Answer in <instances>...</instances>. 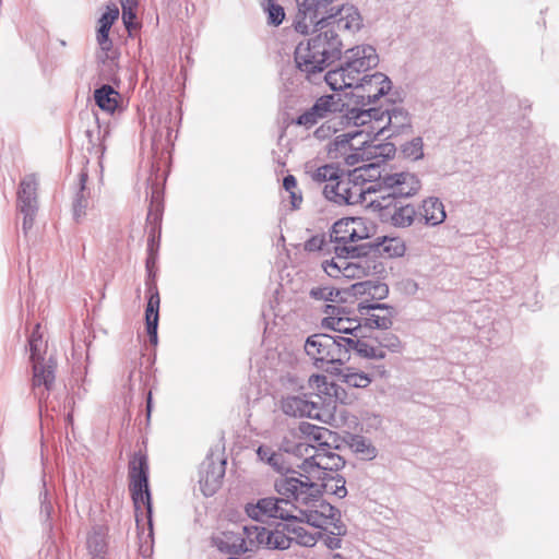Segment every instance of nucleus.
Instances as JSON below:
<instances>
[{
    "mask_svg": "<svg viewBox=\"0 0 559 559\" xmlns=\"http://www.w3.org/2000/svg\"><path fill=\"white\" fill-rule=\"evenodd\" d=\"M119 17V9L112 3L106 7V12L98 20V29L96 33V40L104 52H108L112 48V41L109 38V31L112 24Z\"/></svg>",
    "mask_w": 559,
    "mask_h": 559,
    "instance_id": "5701e85b",
    "label": "nucleus"
},
{
    "mask_svg": "<svg viewBox=\"0 0 559 559\" xmlns=\"http://www.w3.org/2000/svg\"><path fill=\"white\" fill-rule=\"evenodd\" d=\"M383 182L390 190L388 195L379 200H371L370 205L379 211H386L396 197H411L420 188L419 180L409 173L393 174L384 177Z\"/></svg>",
    "mask_w": 559,
    "mask_h": 559,
    "instance_id": "0eeeda50",
    "label": "nucleus"
},
{
    "mask_svg": "<svg viewBox=\"0 0 559 559\" xmlns=\"http://www.w3.org/2000/svg\"><path fill=\"white\" fill-rule=\"evenodd\" d=\"M319 19L338 34L341 31H358L362 22L358 10L348 4H343L340 8L332 7L326 14H322Z\"/></svg>",
    "mask_w": 559,
    "mask_h": 559,
    "instance_id": "2eb2a0df",
    "label": "nucleus"
},
{
    "mask_svg": "<svg viewBox=\"0 0 559 559\" xmlns=\"http://www.w3.org/2000/svg\"><path fill=\"white\" fill-rule=\"evenodd\" d=\"M343 342L346 344L347 353L355 350L357 355L368 359H383L385 357V353L381 346H373L367 341L358 338L357 334H355V337L343 338Z\"/></svg>",
    "mask_w": 559,
    "mask_h": 559,
    "instance_id": "c85d7f7f",
    "label": "nucleus"
},
{
    "mask_svg": "<svg viewBox=\"0 0 559 559\" xmlns=\"http://www.w3.org/2000/svg\"><path fill=\"white\" fill-rule=\"evenodd\" d=\"M324 312L326 314L322 319V326L324 329L355 335V332L360 328L359 321L347 317L341 307L328 305Z\"/></svg>",
    "mask_w": 559,
    "mask_h": 559,
    "instance_id": "a211bd4d",
    "label": "nucleus"
},
{
    "mask_svg": "<svg viewBox=\"0 0 559 559\" xmlns=\"http://www.w3.org/2000/svg\"><path fill=\"white\" fill-rule=\"evenodd\" d=\"M344 337H333L328 334H313L305 344L307 355L317 368L332 372L338 371L347 356Z\"/></svg>",
    "mask_w": 559,
    "mask_h": 559,
    "instance_id": "39448f33",
    "label": "nucleus"
},
{
    "mask_svg": "<svg viewBox=\"0 0 559 559\" xmlns=\"http://www.w3.org/2000/svg\"><path fill=\"white\" fill-rule=\"evenodd\" d=\"M285 498L276 499V506L274 509L273 518L281 520H297L298 521V511L301 508L300 503H297L294 498Z\"/></svg>",
    "mask_w": 559,
    "mask_h": 559,
    "instance_id": "72a5a7b5",
    "label": "nucleus"
},
{
    "mask_svg": "<svg viewBox=\"0 0 559 559\" xmlns=\"http://www.w3.org/2000/svg\"><path fill=\"white\" fill-rule=\"evenodd\" d=\"M342 381L348 386L365 389L371 383L369 373L359 371L355 368H347L342 376Z\"/></svg>",
    "mask_w": 559,
    "mask_h": 559,
    "instance_id": "e433bc0d",
    "label": "nucleus"
},
{
    "mask_svg": "<svg viewBox=\"0 0 559 559\" xmlns=\"http://www.w3.org/2000/svg\"><path fill=\"white\" fill-rule=\"evenodd\" d=\"M266 528L262 526H243L242 527V539H237L231 544V548L235 550H242V552L253 551L260 547L266 545Z\"/></svg>",
    "mask_w": 559,
    "mask_h": 559,
    "instance_id": "4be33fe9",
    "label": "nucleus"
},
{
    "mask_svg": "<svg viewBox=\"0 0 559 559\" xmlns=\"http://www.w3.org/2000/svg\"><path fill=\"white\" fill-rule=\"evenodd\" d=\"M302 528H299L297 531V539H298V543L304 545V546H307V547H310V546H313L316 544V537L313 534H308V533H301Z\"/></svg>",
    "mask_w": 559,
    "mask_h": 559,
    "instance_id": "603ef678",
    "label": "nucleus"
},
{
    "mask_svg": "<svg viewBox=\"0 0 559 559\" xmlns=\"http://www.w3.org/2000/svg\"><path fill=\"white\" fill-rule=\"evenodd\" d=\"M369 110L376 111L377 118H383V123L386 124V138L397 135L411 127L408 114L401 108H394L391 112H380L376 108H370Z\"/></svg>",
    "mask_w": 559,
    "mask_h": 559,
    "instance_id": "b1692460",
    "label": "nucleus"
},
{
    "mask_svg": "<svg viewBox=\"0 0 559 559\" xmlns=\"http://www.w3.org/2000/svg\"><path fill=\"white\" fill-rule=\"evenodd\" d=\"M419 215L426 224H441L445 219L444 206L437 198L426 199L420 206Z\"/></svg>",
    "mask_w": 559,
    "mask_h": 559,
    "instance_id": "7c9ffc66",
    "label": "nucleus"
},
{
    "mask_svg": "<svg viewBox=\"0 0 559 559\" xmlns=\"http://www.w3.org/2000/svg\"><path fill=\"white\" fill-rule=\"evenodd\" d=\"M97 106L108 112L115 111L118 107L119 94L110 85H103L94 93Z\"/></svg>",
    "mask_w": 559,
    "mask_h": 559,
    "instance_id": "473e14b6",
    "label": "nucleus"
},
{
    "mask_svg": "<svg viewBox=\"0 0 559 559\" xmlns=\"http://www.w3.org/2000/svg\"><path fill=\"white\" fill-rule=\"evenodd\" d=\"M309 388L326 406L335 407L337 402L345 403V391L323 374H312L308 379Z\"/></svg>",
    "mask_w": 559,
    "mask_h": 559,
    "instance_id": "f3484780",
    "label": "nucleus"
},
{
    "mask_svg": "<svg viewBox=\"0 0 559 559\" xmlns=\"http://www.w3.org/2000/svg\"><path fill=\"white\" fill-rule=\"evenodd\" d=\"M325 273L333 278L360 280L371 274L374 261L364 258H344L337 255L322 263Z\"/></svg>",
    "mask_w": 559,
    "mask_h": 559,
    "instance_id": "423d86ee",
    "label": "nucleus"
},
{
    "mask_svg": "<svg viewBox=\"0 0 559 559\" xmlns=\"http://www.w3.org/2000/svg\"><path fill=\"white\" fill-rule=\"evenodd\" d=\"M148 460L142 451L134 452L128 463V489L134 506L135 522L152 528V496L148 484Z\"/></svg>",
    "mask_w": 559,
    "mask_h": 559,
    "instance_id": "7ed1b4c3",
    "label": "nucleus"
},
{
    "mask_svg": "<svg viewBox=\"0 0 559 559\" xmlns=\"http://www.w3.org/2000/svg\"><path fill=\"white\" fill-rule=\"evenodd\" d=\"M404 153L413 158L418 159L423 156V142L421 139H415L404 146Z\"/></svg>",
    "mask_w": 559,
    "mask_h": 559,
    "instance_id": "de8ad7c7",
    "label": "nucleus"
},
{
    "mask_svg": "<svg viewBox=\"0 0 559 559\" xmlns=\"http://www.w3.org/2000/svg\"><path fill=\"white\" fill-rule=\"evenodd\" d=\"M346 59L345 63L361 76L378 64L376 49L371 46H358L348 50Z\"/></svg>",
    "mask_w": 559,
    "mask_h": 559,
    "instance_id": "aec40b11",
    "label": "nucleus"
},
{
    "mask_svg": "<svg viewBox=\"0 0 559 559\" xmlns=\"http://www.w3.org/2000/svg\"><path fill=\"white\" fill-rule=\"evenodd\" d=\"M121 8L122 10H128L130 8L131 10H136L138 8V0H121Z\"/></svg>",
    "mask_w": 559,
    "mask_h": 559,
    "instance_id": "6e6d98bb",
    "label": "nucleus"
},
{
    "mask_svg": "<svg viewBox=\"0 0 559 559\" xmlns=\"http://www.w3.org/2000/svg\"><path fill=\"white\" fill-rule=\"evenodd\" d=\"M370 282H359L353 285V289L355 293H362L366 290L367 286H370Z\"/></svg>",
    "mask_w": 559,
    "mask_h": 559,
    "instance_id": "13d9d810",
    "label": "nucleus"
},
{
    "mask_svg": "<svg viewBox=\"0 0 559 559\" xmlns=\"http://www.w3.org/2000/svg\"><path fill=\"white\" fill-rule=\"evenodd\" d=\"M338 106V102L335 100L333 95H325L320 97L312 109L314 112L319 115V118L322 119L328 116V114L336 111Z\"/></svg>",
    "mask_w": 559,
    "mask_h": 559,
    "instance_id": "79ce46f5",
    "label": "nucleus"
},
{
    "mask_svg": "<svg viewBox=\"0 0 559 559\" xmlns=\"http://www.w3.org/2000/svg\"><path fill=\"white\" fill-rule=\"evenodd\" d=\"M376 115L372 110L353 109L348 119L358 129L337 135L329 150L344 156L348 166L358 165L353 170L356 178H364L365 175L369 179L380 177V163L395 154L393 143H376L377 136L384 134L386 129L383 118Z\"/></svg>",
    "mask_w": 559,
    "mask_h": 559,
    "instance_id": "f257e3e1",
    "label": "nucleus"
},
{
    "mask_svg": "<svg viewBox=\"0 0 559 559\" xmlns=\"http://www.w3.org/2000/svg\"><path fill=\"white\" fill-rule=\"evenodd\" d=\"M374 252L384 259H392L402 257L405 253L406 247L400 237H382L377 238L372 245Z\"/></svg>",
    "mask_w": 559,
    "mask_h": 559,
    "instance_id": "cd10ccee",
    "label": "nucleus"
},
{
    "mask_svg": "<svg viewBox=\"0 0 559 559\" xmlns=\"http://www.w3.org/2000/svg\"><path fill=\"white\" fill-rule=\"evenodd\" d=\"M364 310H371L366 317V325L376 329H389L392 325V310L383 305H359L360 314H365Z\"/></svg>",
    "mask_w": 559,
    "mask_h": 559,
    "instance_id": "a878e982",
    "label": "nucleus"
},
{
    "mask_svg": "<svg viewBox=\"0 0 559 559\" xmlns=\"http://www.w3.org/2000/svg\"><path fill=\"white\" fill-rule=\"evenodd\" d=\"M334 130L331 129V127L329 124H322L320 126L316 132H314V135L318 138V139H325L328 138L331 132H334Z\"/></svg>",
    "mask_w": 559,
    "mask_h": 559,
    "instance_id": "864d4df0",
    "label": "nucleus"
},
{
    "mask_svg": "<svg viewBox=\"0 0 559 559\" xmlns=\"http://www.w3.org/2000/svg\"><path fill=\"white\" fill-rule=\"evenodd\" d=\"M335 0H298V12L295 17L294 27L299 34L306 35L310 32L313 23L322 14H326Z\"/></svg>",
    "mask_w": 559,
    "mask_h": 559,
    "instance_id": "4468645a",
    "label": "nucleus"
},
{
    "mask_svg": "<svg viewBox=\"0 0 559 559\" xmlns=\"http://www.w3.org/2000/svg\"><path fill=\"white\" fill-rule=\"evenodd\" d=\"M376 372L380 376V377H383L385 376L386 371L383 367H377L376 368Z\"/></svg>",
    "mask_w": 559,
    "mask_h": 559,
    "instance_id": "052dcab7",
    "label": "nucleus"
},
{
    "mask_svg": "<svg viewBox=\"0 0 559 559\" xmlns=\"http://www.w3.org/2000/svg\"><path fill=\"white\" fill-rule=\"evenodd\" d=\"M299 430L308 440L318 442V447H321V444H328L325 439L328 435H331V431L328 428L319 427L309 423H301L299 425Z\"/></svg>",
    "mask_w": 559,
    "mask_h": 559,
    "instance_id": "4c0bfd02",
    "label": "nucleus"
},
{
    "mask_svg": "<svg viewBox=\"0 0 559 559\" xmlns=\"http://www.w3.org/2000/svg\"><path fill=\"white\" fill-rule=\"evenodd\" d=\"M324 51L318 52L310 47V44L300 41L295 49V61L297 67L306 73L323 71L328 64L324 62Z\"/></svg>",
    "mask_w": 559,
    "mask_h": 559,
    "instance_id": "6ab92c4d",
    "label": "nucleus"
},
{
    "mask_svg": "<svg viewBox=\"0 0 559 559\" xmlns=\"http://www.w3.org/2000/svg\"><path fill=\"white\" fill-rule=\"evenodd\" d=\"M277 498H263L257 504L248 506L247 513L250 518L263 521L265 518H273Z\"/></svg>",
    "mask_w": 559,
    "mask_h": 559,
    "instance_id": "f704fd0d",
    "label": "nucleus"
},
{
    "mask_svg": "<svg viewBox=\"0 0 559 559\" xmlns=\"http://www.w3.org/2000/svg\"><path fill=\"white\" fill-rule=\"evenodd\" d=\"M302 485H317L320 488V496L322 491L331 495H335L338 498H344L347 493L345 487V479L338 474H329L320 480L304 481Z\"/></svg>",
    "mask_w": 559,
    "mask_h": 559,
    "instance_id": "c756f323",
    "label": "nucleus"
},
{
    "mask_svg": "<svg viewBox=\"0 0 559 559\" xmlns=\"http://www.w3.org/2000/svg\"><path fill=\"white\" fill-rule=\"evenodd\" d=\"M336 532H332V535L326 536L325 538V545L330 549H336L341 547V538L338 536L345 534L344 525L342 524H333Z\"/></svg>",
    "mask_w": 559,
    "mask_h": 559,
    "instance_id": "49530a36",
    "label": "nucleus"
},
{
    "mask_svg": "<svg viewBox=\"0 0 559 559\" xmlns=\"http://www.w3.org/2000/svg\"><path fill=\"white\" fill-rule=\"evenodd\" d=\"M283 187L289 192L293 209H297L302 201V194L298 190L297 179L293 175H287L283 180Z\"/></svg>",
    "mask_w": 559,
    "mask_h": 559,
    "instance_id": "a18cd8bd",
    "label": "nucleus"
},
{
    "mask_svg": "<svg viewBox=\"0 0 559 559\" xmlns=\"http://www.w3.org/2000/svg\"><path fill=\"white\" fill-rule=\"evenodd\" d=\"M325 245V237L323 235H316L305 242V250L308 252L320 251Z\"/></svg>",
    "mask_w": 559,
    "mask_h": 559,
    "instance_id": "09e8293b",
    "label": "nucleus"
},
{
    "mask_svg": "<svg viewBox=\"0 0 559 559\" xmlns=\"http://www.w3.org/2000/svg\"><path fill=\"white\" fill-rule=\"evenodd\" d=\"M259 457L262 460V461H266L267 460V456H270L273 452L270 448L267 447H260L257 451Z\"/></svg>",
    "mask_w": 559,
    "mask_h": 559,
    "instance_id": "5fc2aeb1",
    "label": "nucleus"
},
{
    "mask_svg": "<svg viewBox=\"0 0 559 559\" xmlns=\"http://www.w3.org/2000/svg\"><path fill=\"white\" fill-rule=\"evenodd\" d=\"M55 382V365L45 364L44 358L33 360V389L44 386L46 391L51 390Z\"/></svg>",
    "mask_w": 559,
    "mask_h": 559,
    "instance_id": "bb28decb",
    "label": "nucleus"
},
{
    "mask_svg": "<svg viewBox=\"0 0 559 559\" xmlns=\"http://www.w3.org/2000/svg\"><path fill=\"white\" fill-rule=\"evenodd\" d=\"M338 106V102L335 100L333 95H325L320 97L312 109L314 112L319 115V118L322 119L328 116V114L336 111Z\"/></svg>",
    "mask_w": 559,
    "mask_h": 559,
    "instance_id": "a19ab883",
    "label": "nucleus"
},
{
    "mask_svg": "<svg viewBox=\"0 0 559 559\" xmlns=\"http://www.w3.org/2000/svg\"><path fill=\"white\" fill-rule=\"evenodd\" d=\"M314 29L316 35L305 40L310 44V47L318 52L324 51V62L329 66L334 59L338 58L342 52V41L340 34L330 28L322 20L318 17V21L313 23L311 29Z\"/></svg>",
    "mask_w": 559,
    "mask_h": 559,
    "instance_id": "9d476101",
    "label": "nucleus"
},
{
    "mask_svg": "<svg viewBox=\"0 0 559 559\" xmlns=\"http://www.w3.org/2000/svg\"><path fill=\"white\" fill-rule=\"evenodd\" d=\"M366 176L361 178L364 181ZM357 179L353 173L347 176L343 174L335 183H326L323 193L326 199L338 204H358L365 199L366 189Z\"/></svg>",
    "mask_w": 559,
    "mask_h": 559,
    "instance_id": "6e6552de",
    "label": "nucleus"
},
{
    "mask_svg": "<svg viewBox=\"0 0 559 559\" xmlns=\"http://www.w3.org/2000/svg\"><path fill=\"white\" fill-rule=\"evenodd\" d=\"M275 488L280 495L294 498L301 504L298 511L299 522L328 530L337 521L338 511L320 498V488L317 485H302V479L285 477L275 483Z\"/></svg>",
    "mask_w": 559,
    "mask_h": 559,
    "instance_id": "f03ea898",
    "label": "nucleus"
},
{
    "mask_svg": "<svg viewBox=\"0 0 559 559\" xmlns=\"http://www.w3.org/2000/svg\"><path fill=\"white\" fill-rule=\"evenodd\" d=\"M280 461H281V455L280 454H276V453H272L270 456H267V460L266 462L274 466V467H278L280 465Z\"/></svg>",
    "mask_w": 559,
    "mask_h": 559,
    "instance_id": "4d7b16f0",
    "label": "nucleus"
},
{
    "mask_svg": "<svg viewBox=\"0 0 559 559\" xmlns=\"http://www.w3.org/2000/svg\"><path fill=\"white\" fill-rule=\"evenodd\" d=\"M237 539H242V533L223 532L214 537V542L221 550L235 554L242 552V550H235L230 546Z\"/></svg>",
    "mask_w": 559,
    "mask_h": 559,
    "instance_id": "37998d69",
    "label": "nucleus"
},
{
    "mask_svg": "<svg viewBox=\"0 0 559 559\" xmlns=\"http://www.w3.org/2000/svg\"><path fill=\"white\" fill-rule=\"evenodd\" d=\"M226 462L209 455L200 465L199 484L204 496L211 497L217 492L223 484Z\"/></svg>",
    "mask_w": 559,
    "mask_h": 559,
    "instance_id": "f8f14e48",
    "label": "nucleus"
},
{
    "mask_svg": "<svg viewBox=\"0 0 559 559\" xmlns=\"http://www.w3.org/2000/svg\"><path fill=\"white\" fill-rule=\"evenodd\" d=\"M37 188L38 180L34 174L26 175L19 186L17 206L24 214V230L29 229L34 223L35 213L37 211Z\"/></svg>",
    "mask_w": 559,
    "mask_h": 559,
    "instance_id": "ddd939ff",
    "label": "nucleus"
},
{
    "mask_svg": "<svg viewBox=\"0 0 559 559\" xmlns=\"http://www.w3.org/2000/svg\"><path fill=\"white\" fill-rule=\"evenodd\" d=\"M266 548L287 549L290 547L292 539L281 531H270L266 528Z\"/></svg>",
    "mask_w": 559,
    "mask_h": 559,
    "instance_id": "ea45409f",
    "label": "nucleus"
},
{
    "mask_svg": "<svg viewBox=\"0 0 559 559\" xmlns=\"http://www.w3.org/2000/svg\"><path fill=\"white\" fill-rule=\"evenodd\" d=\"M310 177L316 182L335 183L343 171L334 165H323L310 171Z\"/></svg>",
    "mask_w": 559,
    "mask_h": 559,
    "instance_id": "c9c22d12",
    "label": "nucleus"
},
{
    "mask_svg": "<svg viewBox=\"0 0 559 559\" xmlns=\"http://www.w3.org/2000/svg\"><path fill=\"white\" fill-rule=\"evenodd\" d=\"M136 20V10H131L128 8V10H122V21L126 26V28L131 32L132 29H135L138 27V24L135 23Z\"/></svg>",
    "mask_w": 559,
    "mask_h": 559,
    "instance_id": "3c124183",
    "label": "nucleus"
},
{
    "mask_svg": "<svg viewBox=\"0 0 559 559\" xmlns=\"http://www.w3.org/2000/svg\"><path fill=\"white\" fill-rule=\"evenodd\" d=\"M282 411L293 417H308L324 421L321 408L316 402L309 401L304 395H288L282 400Z\"/></svg>",
    "mask_w": 559,
    "mask_h": 559,
    "instance_id": "dca6fc26",
    "label": "nucleus"
},
{
    "mask_svg": "<svg viewBox=\"0 0 559 559\" xmlns=\"http://www.w3.org/2000/svg\"><path fill=\"white\" fill-rule=\"evenodd\" d=\"M262 7L267 13V23L274 26H278L285 19V11L282 5L275 2V0H263Z\"/></svg>",
    "mask_w": 559,
    "mask_h": 559,
    "instance_id": "58836bf2",
    "label": "nucleus"
},
{
    "mask_svg": "<svg viewBox=\"0 0 559 559\" xmlns=\"http://www.w3.org/2000/svg\"><path fill=\"white\" fill-rule=\"evenodd\" d=\"M376 226L364 217H343L334 223L331 236L338 243H355L372 237Z\"/></svg>",
    "mask_w": 559,
    "mask_h": 559,
    "instance_id": "1a4fd4ad",
    "label": "nucleus"
},
{
    "mask_svg": "<svg viewBox=\"0 0 559 559\" xmlns=\"http://www.w3.org/2000/svg\"><path fill=\"white\" fill-rule=\"evenodd\" d=\"M39 330H40V324H37L28 340L32 361L39 360V359L44 358L43 357L44 343H43V337H41Z\"/></svg>",
    "mask_w": 559,
    "mask_h": 559,
    "instance_id": "c03bdc74",
    "label": "nucleus"
},
{
    "mask_svg": "<svg viewBox=\"0 0 559 559\" xmlns=\"http://www.w3.org/2000/svg\"><path fill=\"white\" fill-rule=\"evenodd\" d=\"M380 213L382 219H386V217L390 215V221L392 225L396 227L411 226L417 215L415 207L409 204L400 207H394V211L392 213L390 209L386 211H380Z\"/></svg>",
    "mask_w": 559,
    "mask_h": 559,
    "instance_id": "2f4dec72",
    "label": "nucleus"
},
{
    "mask_svg": "<svg viewBox=\"0 0 559 559\" xmlns=\"http://www.w3.org/2000/svg\"><path fill=\"white\" fill-rule=\"evenodd\" d=\"M362 76L355 72L348 64H344L337 69L330 70L325 74V82L333 91H343L350 88L355 92Z\"/></svg>",
    "mask_w": 559,
    "mask_h": 559,
    "instance_id": "412c9836",
    "label": "nucleus"
},
{
    "mask_svg": "<svg viewBox=\"0 0 559 559\" xmlns=\"http://www.w3.org/2000/svg\"><path fill=\"white\" fill-rule=\"evenodd\" d=\"M391 90V81L386 75L380 72L373 74H364L355 92L350 95L357 99L362 106L369 105L384 96Z\"/></svg>",
    "mask_w": 559,
    "mask_h": 559,
    "instance_id": "9b49d317",
    "label": "nucleus"
},
{
    "mask_svg": "<svg viewBox=\"0 0 559 559\" xmlns=\"http://www.w3.org/2000/svg\"><path fill=\"white\" fill-rule=\"evenodd\" d=\"M296 454L302 457L297 467L304 481L320 480L325 475L335 474L344 466L343 457L334 452L328 444L314 447L309 443L300 442L296 445Z\"/></svg>",
    "mask_w": 559,
    "mask_h": 559,
    "instance_id": "20e7f679",
    "label": "nucleus"
},
{
    "mask_svg": "<svg viewBox=\"0 0 559 559\" xmlns=\"http://www.w3.org/2000/svg\"><path fill=\"white\" fill-rule=\"evenodd\" d=\"M150 297L145 310V323L146 331L150 337V342L153 345L157 344V326L159 319V304L160 298L158 290L155 286L148 288Z\"/></svg>",
    "mask_w": 559,
    "mask_h": 559,
    "instance_id": "393cba45",
    "label": "nucleus"
},
{
    "mask_svg": "<svg viewBox=\"0 0 559 559\" xmlns=\"http://www.w3.org/2000/svg\"><path fill=\"white\" fill-rule=\"evenodd\" d=\"M319 119V115L314 112L311 107L309 110L305 111L298 117L297 123L305 126L306 128H311L318 122Z\"/></svg>",
    "mask_w": 559,
    "mask_h": 559,
    "instance_id": "8fccbe9b",
    "label": "nucleus"
},
{
    "mask_svg": "<svg viewBox=\"0 0 559 559\" xmlns=\"http://www.w3.org/2000/svg\"><path fill=\"white\" fill-rule=\"evenodd\" d=\"M331 559H346L341 554H334Z\"/></svg>",
    "mask_w": 559,
    "mask_h": 559,
    "instance_id": "680f3d73",
    "label": "nucleus"
},
{
    "mask_svg": "<svg viewBox=\"0 0 559 559\" xmlns=\"http://www.w3.org/2000/svg\"><path fill=\"white\" fill-rule=\"evenodd\" d=\"M151 407H152V394L151 392L148 393V396H147V403H146V408H147V414L150 415L151 413Z\"/></svg>",
    "mask_w": 559,
    "mask_h": 559,
    "instance_id": "bf43d9fd",
    "label": "nucleus"
}]
</instances>
